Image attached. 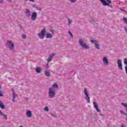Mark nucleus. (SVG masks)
Returning a JSON list of instances; mask_svg holds the SVG:
<instances>
[{
  "label": "nucleus",
  "mask_w": 127,
  "mask_h": 127,
  "mask_svg": "<svg viewBox=\"0 0 127 127\" xmlns=\"http://www.w3.org/2000/svg\"><path fill=\"white\" fill-rule=\"evenodd\" d=\"M46 38H52V37H53V35H52V34L47 33L46 34Z\"/></svg>",
  "instance_id": "nucleus-17"
},
{
  "label": "nucleus",
  "mask_w": 127,
  "mask_h": 127,
  "mask_svg": "<svg viewBox=\"0 0 127 127\" xmlns=\"http://www.w3.org/2000/svg\"><path fill=\"white\" fill-rule=\"evenodd\" d=\"M19 127H23V126H19Z\"/></svg>",
  "instance_id": "nucleus-40"
},
{
  "label": "nucleus",
  "mask_w": 127,
  "mask_h": 127,
  "mask_svg": "<svg viewBox=\"0 0 127 127\" xmlns=\"http://www.w3.org/2000/svg\"><path fill=\"white\" fill-rule=\"evenodd\" d=\"M117 64L118 66L119 69L120 70H123V64H122V61L120 59L117 61Z\"/></svg>",
  "instance_id": "nucleus-10"
},
{
  "label": "nucleus",
  "mask_w": 127,
  "mask_h": 127,
  "mask_svg": "<svg viewBox=\"0 0 127 127\" xmlns=\"http://www.w3.org/2000/svg\"><path fill=\"white\" fill-rule=\"evenodd\" d=\"M37 9L38 10H41V8H40V7H37Z\"/></svg>",
  "instance_id": "nucleus-36"
},
{
  "label": "nucleus",
  "mask_w": 127,
  "mask_h": 127,
  "mask_svg": "<svg viewBox=\"0 0 127 127\" xmlns=\"http://www.w3.org/2000/svg\"><path fill=\"white\" fill-rule=\"evenodd\" d=\"M52 32L53 34H54V33H53V31H52Z\"/></svg>",
  "instance_id": "nucleus-39"
},
{
  "label": "nucleus",
  "mask_w": 127,
  "mask_h": 127,
  "mask_svg": "<svg viewBox=\"0 0 127 127\" xmlns=\"http://www.w3.org/2000/svg\"><path fill=\"white\" fill-rule=\"evenodd\" d=\"M1 87L0 86V89H1Z\"/></svg>",
  "instance_id": "nucleus-42"
},
{
  "label": "nucleus",
  "mask_w": 127,
  "mask_h": 127,
  "mask_svg": "<svg viewBox=\"0 0 127 127\" xmlns=\"http://www.w3.org/2000/svg\"><path fill=\"white\" fill-rule=\"evenodd\" d=\"M1 116L3 117L4 120H7V116H6V115L3 113V114Z\"/></svg>",
  "instance_id": "nucleus-23"
},
{
  "label": "nucleus",
  "mask_w": 127,
  "mask_h": 127,
  "mask_svg": "<svg viewBox=\"0 0 127 127\" xmlns=\"http://www.w3.org/2000/svg\"><path fill=\"white\" fill-rule=\"evenodd\" d=\"M87 41L85 39H79V44L80 46L83 48V49H90V46L87 45Z\"/></svg>",
  "instance_id": "nucleus-1"
},
{
  "label": "nucleus",
  "mask_w": 127,
  "mask_h": 127,
  "mask_svg": "<svg viewBox=\"0 0 127 127\" xmlns=\"http://www.w3.org/2000/svg\"><path fill=\"white\" fill-rule=\"evenodd\" d=\"M37 18V12H33L31 15V19L32 21H35Z\"/></svg>",
  "instance_id": "nucleus-7"
},
{
  "label": "nucleus",
  "mask_w": 127,
  "mask_h": 127,
  "mask_svg": "<svg viewBox=\"0 0 127 127\" xmlns=\"http://www.w3.org/2000/svg\"><path fill=\"white\" fill-rule=\"evenodd\" d=\"M100 116H101V117H103V114H100Z\"/></svg>",
  "instance_id": "nucleus-38"
},
{
  "label": "nucleus",
  "mask_w": 127,
  "mask_h": 127,
  "mask_svg": "<svg viewBox=\"0 0 127 127\" xmlns=\"http://www.w3.org/2000/svg\"><path fill=\"white\" fill-rule=\"evenodd\" d=\"M95 48H96L97 49H100V45L99 44V42H97L95 44Z\"/></svg>",
  "instance_id": "nucleus-21"
},
{
  "label": "nucleus",
  "mask_w": 127,
  "mask_h": 127,
  "mask_svg": "<svg viewBox=\"0 0 127 127\" xmlns=\"http://www.w3.org/2000/svg\"><path fill=\"white\" fill-rule=\"evenodd\" d=\"M124 64H125V65H127L126 66H127V58H125L124 59Z\"/></svg>",
  "instance_id": "nucleus-24"
},
{
  "label": "nucleus",
  "mask_w": 127,
  "mask_h": 127,
  "mask_svg": "<svg viewBox=\"0 0 127 127\" xmlns=\"http://www.w3.org/2000/svg\"><path fill=\"white\" fill-rule=\"evenodd\" d=\"M47 65L48 66V64H47Z\"/></svg>",
  "instance_id": "nucleus-43"
},
{
  "label": "nucleus",
  "mask_w": 127,
  "mask_h": 127,
  "mask_svg": "<svg viewBox=\"0 0 127 127\" xmlns=\"http://www.w3.org/2000/svg\"><path fill=\"white\" fill-rule=\"evenodd\" d=\"M120 113L121 114H123V115H125V116H127V113H124V111H120Z\"/></svg>",
  "instance_id": "nucleus-29"
},
{
  "label": "nucleus",
  "mask_w": 127,
  "mask_h": 127,
  "mask_svg": "<svg viewBox=\"0 0 127 127\" xmlns=\"http://www.w3.org/2000/svg\"><path fill=\"white\" fill-rule=\"evenodd\" d=\"M110 7H112V5H111Z\"/></svg>",
  "instance_id": "nucleus-41"
},
{
  "label": "nucleus",
  "mask_w": 127,
  "mask_h": 127,
  "mask_svg": "<svg viewBox=\"0 0 127 127\" xmlns=\"http://www.w3.org/2000/svg\"><path fill=\"white\" fill-rule=\"evenodd\" d=\"M124 29H125L126 32V33L127 34V27H124Z\"/></svg>",
  "instance_id": "nucleus-33"
},
{
  "label": "nucleus",
  "mask_w": 127,
  "mask_h": 127,
  "mask_svg": "<svg viewBox=\"0 0 127 127\" xmlns=\"http://www.w3.org/2000/svg\"><path fill=\"white\" fill-rule=\"evenodd\" d=\"M42 67L40 66H38L36 68L35 70L37 73H41V71H42Z\"/></svg>",
  "instance_id": "nucleus-14"
},
{
  "label": "nucleus",
  "mask_w": 127,
  "mask_h": 127,
  "mask_svg": "<svg viewBox=\"0 0 127 127\" xmlns=\"http://www.w3.org/2000/svg\"><path fill=\"white\" fill-rule=\"evenodd\" d=\"M0 97H2V92L0 91Z\"/></svg>",
  "instance_id": "nucleus-34"
},
{
  "label": "nucleus",
  "mask_w": 127,
  "mask_h": 127,
  "mask_svg": "<svg viewBox=\"0 0 127 127\" xmlns=\"http://www.w3.org/2000/svg\"><path fill=\"white\" fill-rule=\"evenodd\" d=\"M84 93L85 95V99L87 101V103H90V96H89V91L87 88L84 89Z\"/></svg>",
  "instance_id": "nucleus-5"
},
{
  "label": "nucleus",
  "mask_w": 127,
  "mask_h": 127,
  "mask_svg": "<svg viewBox=\"0 0 127 127\" xmlns=\"http://www.w3.org/2000/svg\"><path fill=\"white\" fill-rule=\"evenodd\" d=\"M68 25H70L71 23H73V20L71 19H68Z\"/></svg>",
  "instance_id": "nucleus-22"
},
{
  "label": "nucleus",
  "mask_w": 127,
  "mask_h": 127,
  "mask_svg": "<svg viewBox=\"0 0 127 127\" xmlns=\"http://www.w3.org/2000/svg\"><path fill=\"white\" fill-rule=\"evenodd\" d=\"M0 108L2 109H3L5 108L4 107V105H3V103H2V102H1V101H0Z\"/></svg>",
  "instance_id": "nucleus-20"
},
{
  "label": "nucleus",
  "mask_w": 127,
  "mask_h": 127,
  "mask_svg": "<svg viewBox=\"0 0 127 127\" xmlns=\"http://www.w3.org/2000/svg\"><path fill=\"white\" fill-rule=\"evenodd\" d=\"M3 113L1 112V111L0 110V116H1Z\"/></svg>",
  "instance_id": "nucleus-37"
},
{
  "label": "nucleus",
  "mask_w": 127,
  "mask_h": 127,
  "mask_svg": "<svg viewBox=\"0 0 127 127\" xmlns=\"http://www.w3.org/2000/svg\"><path fill=\"white\" fill-rule=\"evenodd\" d=\"M68 34H69V35H70L71 38H73V34H72V33H71L70 31L68 32Z\"/></svg>",
  "instance_id": "nucleus-30"
},
{
  "label": "nucleus",
  "mask_w": 127,
  "mask_h": 127,
  "mask_svg": "<svg viewBox=\"0 0 127 127\" xmlns=\"http://www.w3.org/2000/svg\"><path fill=\"white\" fill-rule=\"evenodd\" d=\"M54 56H55V54L53 53L51 54V55H50L48 59H47V62H48V63H49V62H50L52 60V58H53V57H54Z\"/></svg>",
  "instance_id": "nucleus-11"
},
{
  "label": "nucleus",
  "mask_w": 127,
  "mask_h": 127,
  "mask_svg": "<svg viewBox=\"0 0 127 127\" xmlns=\"http://www.w3.org/2000/svg\"><path fill=\"white\" fill-rule=\"evenodd\" d=\"M7 1L9 3H11V2H12V0H7Z\"/></svg>",
  "instance_id": "nucleus-32"
},
{
  "label": "nucleus",
  "mask_w": 127,
  "mask_h": 127,
  "mask_svg": "<svg viewBox=\"0 0 127 127\" xmlns=\"http://www.w3.org/2000/svg\"><path fill=\"white\" fill-rule=\"evenodd\" d=\"M44 111L45 112H48L49 111V108H48V107H46L45 108H44Z\"/></svg>",
  "instance_id": "nucleus-25"
},
{
  "label": "nucleus",
  "mask_w": 127,
  "mask_h": 127,
  "mask_svg": "<svg viewBox=\"0 0 127 127\" xmlns=\"http://www.w3.org/2000/svg\"><path fill=\"white\" fill-rule=\"evenodd\" d=\"M22 38L23 39H26V35H22Z\"/></svg>",
  "instance_id": "nucleus-28"
},
{
  "label": "nucleus",
  "mask_w": 127,
  "mask_h": 127,
  "mask_svg": "<svg viewBox=\"0 0 127 127\" xmlns=\"http://www.w3.org/2000/svg\"><path fill=\"white\" fill-rule=\"evenodd\" d=\"M101 3L103 5H110V3H112V1L110 0H100Z\"/></svg>",
  "instance_id": "nucleus-6"
},
{
  "label": "nucleus",
  "mask_w": 127,
  "mask_h": 127,
  "mask_svg": "<svg viewBox=\"0 0 127 127\" xmlns=\"http://www.w3.org/2000/svg\"><path fill=\"white\" fill-rule=\"evenodd\" d=\"M26 116L27 118H31L32 117V113H31V111L28 110L26 112Z\"/></svg>",
  "instance_id": "nucleus-12"
},
{
  "label": "nucleus",
  "mask_w": 127,
  "mask_h": 127,
  "mask_svg": "<svg viewBox=\"0 0 127 127\" xmlns=\"http://www.w3.org/2000/svg\"><path fill=\"white\" fill-rule=\"evenodd\" d=\"M25 13L27 16H30L31 15V12H30L29 9H26Z\"/></svg>",
  "instance_id": "nucleus-16"
},
{
  "label": "nucleus",
  "mask_w": 127,
  "mask_h": 127,
  "mask_svg": "<svg viewBox=\"0 0 127 127\" xmlns=\"http://www.w3.org/2000/svg\"><path fill=\"white\" fill-rule=\"evenodd\" d=\"M45 75L47 76V77H50L51 74L50 73V71L48 69H46L45 71Z\"/></svg>",
  "instance_id": "nucleus-15"
},
{
  "label": "nucleus",
  "mask_w": 127,
  "mask_h": 127,
  "mask_svg": "<svg viewBox=\"0 0 127 127\" xmlns=\"http://www.w3.org/2000/svg\"><path fill=\"white\" fill-rule=\"evenodd\" d=\"M90 42H91V43H93L94 44H96V43L98 42V41L95 40V39L94 38H92L90 39Z\"/></svg>",
  "instance_id": "nucleus-18"
},
{
  "label": "nucleus",
  "mask_w": 127,
  "mask_h": 127,
  "mask_svg": "<svg viewBox=\"0 0 127 127\" xmlns=\"http://www.w3.org/2000/svg\"><path fill=\"white\" fill-rule=\"evenodd\" d=\"M46 34V29L43 28L41 30V32L38 34V36L40 39H44Z\"/></svg>",
  "instance_id": "nucleus-3"
},
{
  "label": "nucleus",
  "mask_w": 127,
  "mask_h": 127,
  "mask_svg": "<svg viewBox=\"0 0 127 127\" xmlns=\"http://www.w3.org/2000/svg\"><path fill=\"white\" fill-rule=\"evenodd\" d=\"M0 3H3V0H0Z\"/></svg>",
  "instance_id": "nucleus-35"
},
{
  "label": "nucleus",
  "mask_w": 127,
  "mask_h": 127,
  "mask_svg": "<svg viewBox=\"0 0 127 127\" xmlns=\"http://www.w3.org/2000/svg\"><path fill=\"white\" fill-rule=\"evenodd\" d=\"M6 45L9 49L10 51H12L13 52L14 51L15 48L14 47V44H13V42H12V41H7L6 43Z\"/></svg>",
  "instance_id": "nucleus-2"
},
{
  "label": "nucleus",
  "mask_w": 127,
  "mask_h": 127,
  "mask_svg": "<svg viewBox=\"0 0 127 127\" xmlns=\"http://www.w3.org/2000/svg\"><path fill=\"white\" fill-rule=\"evenodd\" d=\"M26 1H28V0H29V1H31L32 2H34V1H35V0H25Z\"/></svg>",
  "instance_id": "nucleus-31"
},
{
  "label": "nucleus",
  "mask_w": 127,
  "mask_h": 127,
  "mask_svg": "<svg viewBox=\"0 0 127 127\" xmlns=\"http://www.w3.org/2000/svg\"><path fill=\"white\" fill-rule=\"evenodd\" d=\"M90 22L93 24H95V20L94 19H91Z\"/></svg>",
  "instance_id": "nucleus-26"
},
{
  "label": "nucleus",
  "mask_w": 127,
  "mask_h": 127,
  "mask_svg": "<svg viewBox=\"0 0 127 127\" xmlns=\"http://www.w3.org/2000/svg\"><path fill=\"white\" fill-rule=\"evenodd\" d=\"M59 88L58 84L56 82H54L52 87H50V89L56 91Z\"/></svg>",
  "instance_id": "nucleus-9"
},
{
  "label": "nucleus",
  "mask_w": 127,
  "mask_h": 127,
  "mask_svg": "<svg viewBox=\"0 0 127 127\" xmlns=\"http://www.w3.org/2000/svg\"><path fill=\"white\" fill-rule=\"evenodd\" d=\"M102 62L105 66H108L109 65V59L107 57H104L103 58Z\"/></svg>",
  "instance_id": "nucleus-8"
},
{
  "label": "nucleus",
  "mask_w": 127,
  "mask_h": 127,
  "mask_svg": "<svg viewBox=\"0 0 127 127\" xmlns=\"http://www.w3.org/2000/svg\"><path fill=\"white\" fill-rule=\"evenodd\" d=\"M69 1H70L72 3H74V2H76L77 1V0H69Z\"/></svg>",
  "instance_id": "nucleus-27"
},
{
  "label": "nucleus",
  "mask_w": 127,
  "mask_h": 127,
  "mask_svg": "<svg viewBox=\"0 0 127 127\" xmlns=\"http://www.w3.org/2000/svg\"><path fill=\"white\" fill-rule=\"evenodd\" d=\"M48 96L49 98L51 99H53V98H55V96H56V90H54L52 89L51 88H49Z\"/></svg>",
  "instance_id": "nucleus-4"
},
{
  "label": "nucleus",
  "mask_w": 127,
  "mask_h": 127,
  "mask_svg": "<svg viewBox=\"0 0 127 127\" xmlns=\"http://www.w3.org/2000/svg\"><path fill=\"white\" fill-rule=\"evenodd\" d=\"M12 97H13L12 101L14 103V102H15V100H14V99H15V98H16V97H17V95L15 94L14 92H13Z\"/></svg>",
  "instance_id": "nucleus-19"
},
{
  "label": "nucleus",
  "mask_w": 127,
  "mask_h": 127,
  "mask_svg": "<svg viewBox=\"0 0 127 127\" xmlns=\"http://www.w3.org/2000/svg\"><path fill=\"white\" fill-rule=\"evenodd\" d=\"M93 104H94V107L95 109L96 110V111L98 113L101 112V110L100 109H99V107H98V103H97L96 102H94L93 103Z\"/></svg>",
  "instance_id": "nucleus-13"
}]
</instances>
